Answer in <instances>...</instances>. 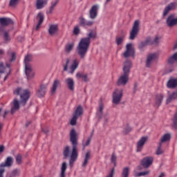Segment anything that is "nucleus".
<instances>
[{
	"instance_id": "f257e3e1",
	"label": "nucleus",
	"mask_w": 177,
	"mask_h": 177,
	"mask_svg": "<svg viewBox=\"0 0 177 177\" xmlns=\"http://www.w3.org/2000/svg\"><path fill=\"white\" fill-rule=\"evenodd\" d=\"M70 142L72 145V151L70 146H66L64 148L63 156L64 160L70 157L69 165L73 167L74 162L78 158V134L75 129H73L70 132Z\"/></svg>"
},
{
	"instance_id": "f03ea898",
	"label": "nucleus",
	"mask_w": 177,
	"mask_h": 177,
	"mask_svg": "<svg viewBox=\"0 0 177 177\" xmlns=\"http://www.w3.org/2000/svg\"><path fill=\"white\" fill-rule=\"evenodd\" d=\"M97 35L96 32L91 30L87 35L86 37H83L80 39L76 49V52L80 59H85V56H86V53H88V50H89L91 41V39H95Z\"/></svg>"
},
{
	"instance_id": "7ed1b4c3",
	"label": "nucleus",
	"mask_w": 177,
	"mask_h": 177,
	"mask_svg": "<svg viewBox=\"0 0 177 177\" xmlns=\"http://www.w3.org/2000/svg\"><path fill=\"white\" fill-rule=\"evenodd\" d=\"M14 95H17L20 96V101L17 99H15L13 101V106L11 108V114H14L20 109V104L21 106H26L28 99H30V91L28 89H23L20 87L17 88L14 91Z\"/></svg>"
},
{
	"instance_id": "20e7f679",
	"label": "nucleus",
	"mask_w": 177,
	"mask_h": 177,
	"mask_svg": "<svg viewBox=\"0 0 177 177\" xmlns=\"http://www.w3.org/2000/svg\"><path fill=\"white\" fill-rule=\"evenodd\" d=\"M71 63V59L68 57L66 58L65 63L62 64L63 71H68L69 74H74L75 70H77L78 66H80V61H78V59L75 58L72 61V64L70 66Z\"/></svg>"
},
{
	"instance_id": "39448f33",
	"label": "nucleus",
	"mask_w": 177,
	"mask_h": 177,
	"mask_svg": "<svg viewBox=\"0 0 177 177\" xmlns=\"http://www.w3.org/2000/svg\"><path fill=\"white\" fill-rule=\"evenodd\" d=\"M122 96H124V89L116 88L112 95V102L113 104H120L121 100H122Z\"/></svg>"
},
{
	"instance_id": "423d86ee",
	"label": "nucleus",
	"mask_w": 177,
	"mask_h": 177,
	"mask_svg": "<svg viewBox=\"0 0 177 177\" xmlns=\"http://www.w3.org/2000/svg\"><path fill=\"white\" fill-rule=\"evenodd\" d=\"M12 165L13 158L12 156L7 157L6 161L0 165V177H3V174H5V167L10 168Z\"/></svg>"
},
{
	"instance_id": "0eeeda50",
	"label": "nucleus",
	"mask_w": 177,
	"mask_h": 177,
	"mask_svg": "<svg viewBox=\"0 0 177 177\" xmlns=\"http://www.w3.org/2000/svg\"><path fill=\"white\" fill-rule=\"evenodd\" d=\"M140 24V21L139 20L135 21L133 28L131 29V31L130 32V36L129 39L131 41H133L135 38H136V36L138 35V33L139 32V25Z\"/></svg>"
},
{
	"instance_id": "6e6552de",
	"label": "nucleus",
	"mask_w": 177,
	"mask_h": 177,
	"mask_svg": "<svg viewBox=\"0 0 177 177\" xmlns=\"http://www.w3.org/2000/svg\"><path fill=\"white\" fill-rule=\"evenodd\" d=\"M13 24V20L10 18L8 17H1L0 18V34L1 32H3V30H5V27H8V26H11Z\"/></svg>"
},
{
	"instance_id": "1a4fd4ad",
	"label": "nucleus",
	"mask_w": 177,
	"mask_h": 177,
	"mask_svg": "<svg viewBox=\"0 0 177 177\" xmlns=\"http://www.w3.org/2000/svg\"><path fill=\"white\" fill-rule=\"evenodd\" d=\"M154 161V158L153 156H146L142 158L141 160V165L143 168H149L153 165V162Z\"/></svg>"
},
{
	"instance_id": "9d476101",
	"label": "nucleus",
	"mask_w": 177,
	"mask_h": 177,
	"mask_svg": "<svg viewBox=\"0 0 177 177\" xmlns=\"http://www.w3.org/2000/svg\"><path fill=\"white\" fill-rule=\"evenodd\" d=\"M94 23L93 21H86L82 16L79 17V26L80 27H92Z\"/></svg>"
},
{
	"instance_id": "9b49d317",
	"label": "nucleus",
	"mask_w": 177,
	"mask_h": 177,
	"mask_svg": "<svg viewBox=\"0 0 177 177\" xmlns=\"http://www.w3.org/2000/svg\"><path fill=\"white\" fill-rule=\"evenodd\" d=\"M166 24L170 28H172V27H175V26H177V17L175 18V15L171 14L167 17L166 20Z\"/></svg>"
},
{
	"instance_id": "f8f14e48",
	"label": "nucleus",
	"mask_w": 177,
	"mask_h": 177,
	"mask_svg": "<svg viewBox=\"0 0 177 177\" xmlns=\"http://www.w3.org/2000/svg\"><path fill=\"white\" fill-rule=\"evenodd\" d=\"M48 91V85L41 84L40 85L39 89L37 91L36 95L37 97H44Z\"/></svg>"
},
{
	"instance_id": "ddd939ff",
	"label": "nucleus",
	"mask_w": 177,
	"mask_h": 177,
	"mask_svg": "<svg viewBox=\"0 0 177 177\" xmlns=\"http://www.w3.org/2000/svg\"><path fill=\"white\" fill-rule=\"evenodd\" d=\"M131 68H132V62L129 60H127L123 64V75L129 77V73H131Z\"/></svg>"
},
{
	"instance_id": "4468645a",
	"label": "nucleus",
	"mask_w": 177,
	"mask_h": 177,
	"mask_svg": "<svg viewBox=\"0 0 177 177\" xmlns=\"http://www.w3.org/2000/svg\"><path fill=\"white\" fill-rule=\"evenodd\" d=\"M124 57H129V56H135V49L132 47V44H128L126 46V51L124 53Z\"/></svg>"
},
{
	"instance_id": "2eb2a0df",
	"label": "nucleus",
	"mask_w": 177,
	"mask_h": 177,
	"mask_svg": "<svg viewBox=\"0 0 177 177\" xmlns=\"http://www.w3.org/2000/svg\"><path fill=\"white\" fill-rule=\"evenodd\" d=\"M129 76L127 75H122L117 81L118 86H125L128 84Z\"/></svg>"
},
{
	"instance_id": "dca6fc26",
	"label": "nucleus",
	"mask_w": 177,
	"mask_h": 177,
	"mask_svg": "<svg viewBox=\"0 0 177 177\" xmlns=\"http://www.w3.org/2000/svg\"><path fill=\"white\" fill-rule=\"evenodd\" d=\"M99 10V6L94 5L91 7L89 11V17L91 20H95L97 17V11Z\"/></svg>"
},
{
	"instance_id": "f3484780",
	"label": "nucleus",
	"mask_w": 177,
	"mask_h": 177,
	"mask_svg": "<svg viewBox=\"0 0 177 177\" xmlns=\"http://www.w3.org/2000/svg\"><path fill=\"white\" fill-rule=\"evenodd\" d=\"M149 138L147 137H142L140 140L137 142V152H140L142 151L143 149V146L146 144V142H147Z\"/></svg>"
},
{
	"instance_id": "a211bd4d",
	"label": "nucleus",
	"mask_w": 177,
	"mask_h": 177,
	"mask_svg": "<svg viewBox=\"0 0 177 177\" xmlns=\"http://www.w3.org/2000/svg\"><path fill=\"white\" fill-rule=\"evenodd\" d=\"M103 110H104V104H103V101L102 99L100 100L99 102V107L97 110L96 115L98 120L103 118Z\"/></svg>"
},
{
	"instance_id": "6ab92c4d",
	"label": "nucleus",
	"mask_w": 177,
	"mask_h": 177,
	"mask_svg": "<svg viewBox=\"0 0 177 177\" xmlns=\"http://www.w3.org/2000/svg\"><path fill=\"white\" fill-rule=\"evenodd\" d=\"M45 19V17L44 16V13L42 12H39L36 17V19L38 21V24L36 26V31H38L39 28H41V25L42 23H44V20Z\"/></svg>"
},
{
	"instance_id": "aec40b11",
	"label": "nucleus",
	"mask_w": 177,
	"mask_h": 177,
	"mask_svg": "<svg viewBox=\"0 0 177 177\" xmlns=\"http://www.w3.org/2000/svg\"><path fill=\"white\" fill-rule=\"evenodd\" d=\"M157 59V53H151L147 55L146 61V66L150 67L151 63Z\"/></svg>"
},
{
	"instance_id": "412c9836",
	"label": "nucleus",
	"mask_w": 177,
	"mask_h": 177,
	"mask_svg": "<svg viewBox=\"0 0 177 177\" xmlns=\"http://www.w3.org/2000/svg\"><path fill=\"white\" fill-rule=\"evenodd\" d=\"M65 84L67 86V88L69 89V91H71L72 92L74 91L75 84L74 79L72 77H68L65 80Z\"/></svg>"
},
{
	"instance_id": "4be33fe9",
	"label": "nucleus",
	"mask_w": 177,
	"mask_h": 177,
	"mask_svg": "<svg viewBox=\"0 0 177 177\" xmlns=\"http://www.w3.org/2000/svg\"><path fill=\"white\" fill-rule=\"evenodd\" d=\"M176 9V3L173 2L169 4L164 10L163 16L165 17L168 13H169V10H174Z\"/></svg>"
},
{
	"instance_id": "5701e85b",
	"label": "nucleus",
	"mask_w": 177,
	"mask_h": 177,
	"mask_svg": "<svg viewBox=\"0 0 177 177\" xmlns=\"http://www.w3.org/2000/svg\"><path fill=\"white\" fill-rule=\"evenodd\" d=\"M163 99L164 95L162 94H157L155 97V107H160Z\"/></svg>"
},
{
	"instance_id": "b1692460",
	"label": "nucleus",
	"mask_w": 177,
	"mask_h": 177,
	"mask_svg": "<svg viewBox=\"0 0 177 177\" xmlns=\"http://www.w3.org/2000/svg\"><path fill=\"white\" fill-rule=\"evenodd\" d=\"M25 73L28 80L34 78V72H32L31 66H25Z\"/></svg>"
},
{
	"instance_id": "393cba45",
	"label": "nucleus",
	"mask_w": 177,
	"mask_h": 177,
	"mask_svg": "<svg viewBox=\"0 0 177 177\" xmlns=\"http://www.w3.org/2000/svg\"><path fill=\"white\" fill-rule=\"evenodd\" d=\"M57 31H59V26H57V25H50L48 28V33L50 35H56Z\"/></svg>"
},
{
	"instance_id": "a878e982",
	"label": "nucleus",
	"mask_w": 177,
	"mask_h": 177,
	"mask_svg": "<svg viewBox=\"0 0 177 177\" xmlns=\"http://www.w3.org/2000/svg\"><path fill=\"white\" fill-rule=\"evenodd\" d=\"M167 64H169V66L177 64V52L168 57Z\"/></svg>"
},
{
	"instance_id": "bb28decb",
	"label": "nucleus",
	"mask_w": 177,
	"mask_h": 177,
	"mask_svg": "<svg viewBox=\"0 0 177 177\" xmlns=\"http://www.w3.org/2000/svg\"><path fill=\"white\" fill-rule=\"evenodd\" d=\"M59 85H60V80H54L53 83V86L50 89L51 95H55V93H56V91H57V86H59Z\"/></svg>"
},
{
	"instance_id": "cd10ccee",
	"label": "nucleus",
	"mask_w": 177,
	"mask_h": 177,
	"mask_svg": "<svg viewBox=\"0 0 177 177\" xmlns=\"http://www.w3.org/2000/svg\"><path fill=\"white\" fill-rule=\"evenodd\" d=\"M48 0H37L36 9H42L45 6L48 5Z\"/></svg>"
},
{
	"instance_id": "c85d7f7f",
	"label": "nucleus",
	"mask_w": 177,
	"mask_h": 177,
	"mask_svg": "<svg viewBox=\"0 0 177 177\" xmlns=\"http://www.w3.org/2000/svg\"><path fill=\"white\" fill-rule=\"evenodd\" d=\"M176 99H177V91H174L171 94L169 95L166 100V104H169V103L174 102Z\"/></svg>"
},
{
	"instance_id": "c756f323",
	"label": "nucleus",
	"mask_w": 177,
	"mask_h": 177,
	"mask_svg": "<svg viewBox=\"0 0 177 177\" xmlns=\"http://www.w3.org/2000/svg\"><path fill=\"white\" fill-rule=\"evenodd\" d=\"M30 62H32V55L31 54H28L24 58L25 67L31 66V64H30Z\"/></svg>"
},
{
	"instance_id": "7c9ffc66",
	"label": "nucleus",
	"mask_w": 177,
	"mask_h": 177,
	"mask_svg": "<svg viewBox=\"0 0 177 177\" xmlns=\"http://www.w3.org/2000/svg\"><path fill=\"white\" fill-rule=\"evenodd\" d=\"M89 160H91V151H88L85 154L84 160L82 165L83 168H85V167L88 165V162H89Z\"/></svg>"
},
{
	"instance_id": "2f4dec72",
	"label": "nucleus",
	"mask_w": 177,
	"mask_h": 177,
	"mask_svg": "<svg viewBox=\"0 0 177 177\" xmlns=\"http://www.w3.org/2000/svg\"><path fill=\"white\" fill-rule=\"evenodd\" d=\"M120 36L121 37H117L115 38V42L117 45H121V44H122V42L124 41V38L125 37V32H124V30L120 31Z\"/></svg>"
},
{
	"instance_id": "473e14b6",
	"label": "nucleus",
	"mask_w": 177,
	"mask_h": 177,
	"mask_svg": "<svg viewBox=\"0 0 177 177\" xmlns=\"http://www.w3.org/2000/svg\"><path fill=\"white\" fill-rule=\"evenodd\" d=\"M177 86V79H170L167 82V88H171L174 89V88H176Z\"/></svg>"
},
{
	"instance_id": "72a5a7b5",
	"label": "nucleus",
	"mask_w": 177,
	"mask_h": 177,
	"mask_svg": "<svg viewBox=\"0 0 177 177\" xmlns=\"http://www.w3.org/2000/svg\"><path fill=\"white\" fill-rule=\"evenodd\" d=\"M84 113V108L82 107V106L79 105L76 110L75 111L73 115H75L76 117H80V115H82V114Z\"/></svg>"
},
{
	"instance_id": "f704fd0d",
	"label": "nucleus",
	"mask_w": 177,
	"mask_h": 177,
	"mask_svg": "<svg viewBox=\"0 0 177 177\" xmlns=\"http://www.w3.org/2000/svg\"><path fill=\"white\" fill-rule=\"evenodd\" d=\"M76 78H82L84 82H88L89 78H88V74H84V73L78 72L76 74Z\"/></svg>"
},
{
	"instance_id": "c9c22d12",
	"label": "nucleus",
	"mask_w": 177,
	"mask_h": 177,
	"mask_svg": "<svg viewBox=\"0 0 177 177\" xmlns=\"http://www.w3.org/2000/svg\"><path fill=\"white\" fill-rule=\"evenodd\" d=\"M169 140H171V134L166 133L162 136L159 143L162 145V143H166V142H169Z\"/></svg>"
},
{
	"instance_id": "e433bc0d",
	"label": "nucleus",
	"mask_w": 177,
	"mask_h": 177,
	"mask_svg": "<svg viewBox=\"0 0 177 177\" xmlns=\"http://www.w3.org/2000/svg\"><path fill=\"white\" fill-rule=\"evenodd\" d=\"M9 32H10V30H5L4 29L3 31L0 33V35H3L4 40L9 41H10V35H9Z\"/></svg>"
},
{
	"instance_id": "4c0bfd02",
	"label": "nucleus",
	"mask_w": 177,
	"mask_h": 177,
	"mask_svg": "<svg viewBox=\"0 0 177 177\" xmlns=\"http://www.w3.org/2000/svg\"><path fill=\"white\" fill-rule=\"evenodd\" d=\"M57 3H59V0H55V1L51 2V6L47 12V15H52L53 13V10L56 8V5H57Z\"/></svg>"
},
{
	"instance_id": "58836bf2",
	"label": "nucleus",
	"mask_w": 177,
	"mask_h": 177,
	"mask_svg": "<svg viewBox=\"0 0 177 177\" xmlns=\"http://www.w3.org/2000/svg\"><path fill=\"white\" fill-rule=\"evenodd\" d=\"M67 169V163L64 162L61 167L60 177H66V170Z\"/></svg>"
},
{
	"instance_id": "ea45409f",
	"label": "nucleus",
	"mask_w": 177,
	"mask_h": 177,
	"mask_svg": "<svg viewBox=\"0 0 177 177\" xmlns=\"http://www.w3.org/2000/svg\"><path fill=\"white\" fill-rule=\"evenodd\" d=\"M73 49H74V43L68 44L65 46L66 53H70V52H71V50H73Z\"/></svg>"
},
{
	"instance_id": "a19ab883",
	"label": "nucleus",
	"mask_w": 177,
	"mask_h": 177,
	"mask_svg": "<svg viewBox=\"0 0 177 177\" xmlns=\"http://www.w3.org/2000/svg\"><path fill=\"white\" fill-rule=\"evenodd\" d=\"M129 167H124L122 171V177H129Z\"/></svg>"
},
{
	"instance_id": "79ce46f5",
	"label": "nucleus",
	"mask_w": 177,
	"mask_h": 177,
	"mask_svg": "<svg viewBox=\"0 0 177 177\" xmlns=\"http://www.w3.org/2000/svg\"><path fill=\"white\" fill-rule=\"evenodd\" d=\"M19 175H20V170H19L18 169H15L11 171L9 177H16L19 176Z\"/></svg>"
},
{
	"instance_id": "37998d69",
	"label": "nucleus",
	"mask_w": 177,
	"mask_h": 177,
	"mask_svg": "<svg viewBox=\"0 0 177 177\" xmlns=\"http://www.w3.org/2000/svg\"><path fill=\"white\" fill-rule=\"evenodd\" d=\"M162 147V144H160L159 142L156 154L157 156H161V154L164 153V151H162V149H161Z\"/></svg>"
},
{
	"instance_id": "c03bdc74",
	"label": "nucleus",
	"mask_w": 177,
	"mask_h": 177,
	"mask_svg": "<svg viewBox=\"0 0 177 177\" xmlns=\"http://www.w3.org/2000/svg\"><path fill=\"white\" fill-rule=\"evenodd\" d=\"M16 162L18 165H21L23 162L21 154L18 153L15 157Z\"/></svg>"
},
{
	"instance_id": "a18cd8bd",
	"label": "nucleus",
	"mask_w": 177,
	"mask_h": 177,
	"mask_svg": "<svg viewBox=\"0 0 177 177\" xmlns=\"http://www.w3.org/2000/svg\"><path fill=\"white\" fill-rule=\"evenodd\" d=\"M111 161L114 165V167H117V156H115V153H112Z\"/></svg>"
},
{
	"instance_id": "49530a36",
	"label": "nucleus",
	"mask_w": 177,
	"mask_h": 177,
	"mask_svg": "<svg viewBox=\"0 0 177 177\" xmlns=\"http://www.w3.org/2000/svg\"><path fill=\"white\" fill-rule=\"evenodd\" d=\"M173 128L174 129H177V111L174 114V118H173Z\"/></svg>"
},
{
	"instance_id": "de8ad7c7",
	"label": "nucleus",
	"mask_w": 177,
	"mask_h": 177,
	"mask_svg": "<svg viewBox=\"0 0 177 177\" xmlns=\"http://www.w3.org/2000/svg\"><path fill=\"white\" fill-rule=\"evenodd\" d=\"M80 32H81V29L80 28V26L77 25L73 28V34L74 35H79Z\"/></svg>"
},
{
	"instance_id": "09e8293b",
	"label": "nucleus",
	"mask_w": 177,
	"mask_h": 177,
	"mask_svg": "<svg viewBox=\"0 0 177 177\" xmlns=\"http://www.w3.org/2000/svg\"><path fill=\"white\" fill-rule=\"evenodd\" d=\"M77 120H78V117L73 115L72 119L71 120V125L74 127V125H77Z\"/></svg>"
},
{
	"instance_id": "8fccbe9b",
	"label": "nucleus",
	"mask_w": 177,
	"mask_h": 177,
	"mask_svg": "<svg viewBox=\"0 0 177 177\" xmlns=\"http://www.w3.org/2000/svg\"><path fill=\"white\" fill-rule=\"evenodd\" d=\"M6 70V66L3 62H0V74H3Z\"/></svg>"
},
{
	"instance_id": "3c124183",
	"label": "nucleus",
	"mask_w": 177,
	"mask_h": 177,
	"mask_svg": "<svg viewBox=\"0 0 177 177\" xmlns=\"http://www.w3.org/2000/svg\"><path fill=\"white\" fill-rule=\"evenodd\" d=\"M150 174V171H142L140 173H137L135 174V176H146V175H149Z\"/></svg>"
},
{
	"instance_id": "603ef678",
	"label": "nucleus",
	"mask_w": 177,
	"mask_h": 177,
	"mask_svg": "<svg viewBox=\"0 0 177 177\" xmlns=\"http://www.w3.org/2000/svg\"><path fill=\"white\" fill-rule=\"evenodd\" d=\"M161 39V37L156 35L153 39V41H152L153 44L154 45H158V44H160V40Z\"/></svg>"
},
{
	"instance_id": "864d4df0",
	"label": "nucleus",
	"mask_w": 177,
	"mask_h": 177,
	"mask_svg": "<svg viewBox=\"0 0 177 177\" xmlns=\"http://www.w3.org/2000/svg\"><path fill=\"white\" fill-rule=\"evenodd\" d=\"M132 131V127H129V125H127L124 129V133L125 135H128V133H129V132H131Z\"/></svg>"
},
{
	"instance_id": "5fc2aeb1",
	"label": "nucleus",
	"mask_w": 177,
	"mask_h": 177,
	"mask_svg": "<svg viewBox=\"0 0 177 177\" xmlns=\"http://www.w3.org/2000/svg\"><path fill=\"white\" fill-rule=\"evenodd\" d=\"M19 0H10V6L12 8L16 6L19 3Z\"/></svg>"
},
{
	"instance_id": "6e6d98bb",
	"label": "nucleus",
	"mask_w": 177,
	"mask_h": 177,
	"mask_svg": "<svg viewBox=\"0 0 177 177\" xmlns=\"http://www.w3.org/2000/svg\"><path fill=\"white\" fill-rule=\"evenodd\" d=\"M144 41H145L146 44L148 45H153V41L151 40V37H148Z\"/></svg>"
},
{
	"instance_id": "4d7b16f0",
	"label": "nucleus",
	"mask_w": 177,
	"mask_h": 177,
	"mask_svg": "<svg viewBox=\"0 0 177 177\" xmlns=\"http://www.w3.org/2000/svg\"><path fill=\"white\" fill-rule=\"evenodd\" d=\"M145 46H147V44H146V41H141L139 44H138V48L139 49H143V48H145Z\"/></svg>"
},
{
	"instance_id": "13d9d810",
	"label": "nucleus",
	"mask_w": 177,
	"mask_h": 177,
	"mask_svg": "<svg viewBox=\"0 0 177 177\" xmlns=\"http://www.w3.org/2000/svg\"><path fill=\"white\" fill-rule=\"evenodd\" d=\"M91 138H88L86 143L82 144V146H83L82 150H85V147L88 145H91Z\"/></svg>"
},
{
	"instance_id": "bf43d9fd",
	"label": "nucleus",
	"mask_w": 177,
	"mask_h": 177,
	"mask_svg": "<svg viewBox=\"0 0 177 177\" xmlns=\"http://www.w3.org/2000/svg\"><path fill=\"white\" fill-rule=\"evenodd\" d=\"M9 60L10 62H15L16 60V53L12 52L11 53V58Z\"/></svg>"
},
{
	"instance_id": "052dcab7",
	"label": "nucleus",
	"mask_w": 177,
	"mask_h": 177,
	"mask_svg": "<svg viewBox=\"0 0 177 177\" xmlns=\"http://www.w3.org/2000/svg\"><path fill=\"white\" fill-rule=\"evenodd\" d=\"M115 174V169L114 168H112L111 170V172L106 177H113L114 176Z\"/></svg>"
},
{
	"instance_id": "680f3d73",
	"label": "nucleus",
	"mask_w": 177,
	"mask_h": 177,
	"mask_svg": "<svg viewBox=\"0 0 177 177\" xmlns=\"http://www.w3.org/2000/svg\"><path fill=\"white\" fill-rule=\"evenodd\" d=\"M41 131L42 132H44V133H45V135H48V133H49V129L48 128H45V129L42 128Z\"/></svg>"
},
{
	"instance_id": "e2e57ef3",
	"label": "nucleus",
	"mask_w": 177,
	"mask_h": 177,
	"mask_svg": "<svg viewBox=\"0 0 177 177\" xmlns=\"http://www.w3.org/2000/svg\"><path fill=\"white\" fill-rule=\"evenodd\" d=\"M136 91H138V83L134 84V87L133 90V93H136Z\"/></svg>"
},
{
	"instance_id": "0e129e2a",
	"label": "nucleus",
	"mask_w": 177,
	"mask_h": 177,
	"mask_svg": "<svg viewBox=\"0 0 177 177\" xmlns=\"http://www.w3.org/2000/svg\"><path fill=\"white\" fill-rule=\"evenodd\" d=\"M4 150H5V146L0 145V154L1 153H3Z\"/></svg>"
},
{
	"instance_id": "69168bd1",
	"label": "nucleus",
	"mask_w": 177,
	"mask_h": 177,
	"mask_svg": "<svg viewBox=\"0 0 177 177\" xmlns=\"http://www.w3.org/2000/svg\"><path fill=\"white\" fill-rule=\"evenodd\" d=\"M8 114H9V111H6L4 112L3 118H6V115H8Z\"/></svg>"
},
{
	"instance_id": "338daca9",
	"label": "nucleus",
	"mask_w": 177,
	"mask_h": 177,
	"mask_svg": "<svg viewBox=\"0 0 177 177\" xmlns=\"http://www.w3.org/2000/svg\"><path fill=\"white\" fill-rule=\"evenodd\" d=\"M31 124V121L28 120L26 122L25 126L27 128Z\"/></svg>"
},
{
	"instance_id": "774afa93",
	"label": "nucleus",
	"mask_w": 177,
	"mask_h": 177,
	"mask_svg": "<svg viewBox=\"0 0 177 177\" xmlns=\"http://www.w3.org/2000/svg\"><path fill=\"white\" fill-rule=\"evenodd\" d=\"M5 51L3 49H0V55H4Z\"/></svg>"
}]
</instances>
